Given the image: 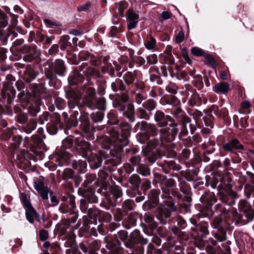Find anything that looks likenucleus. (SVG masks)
<instances>
[{"label":"nucleus","instance_id":"1","mask_svg":"<svg viewBox=\"0 0 254 254\" xmlns=\"http://www.w3.org/2000/svg\"><path fill=\"white\" fill-rule=\"evenodd\" d=\"M154 119L157 123L160 129L159 139L150 140L147 144L150 148H154L157 145H164L165 143H170L173 146L171 141L173 140L177 134L179 128L177 123L173 122L172 118L169 115H166L160 110H157L154 114Z\"/></svg>","mask_w":254,"mask_h":254},{"label":"nucleus","instance_id":"2","mask_svg":"<svg viewBox=\"0 0 254 254\" xmlns=\"http://www.w3.org/2000/svg\"><path fill=\"white\" fill-rule=\"evenodd\" d=\"M120 134L117 132L112 127L107 128L109 135H102L98 137L99 142L104 148H109L110 145L115 144L120 147L126 146L128 145V136L131 131L130 126L127 123H122L120 125Z\"/></svg>","mask_w":254,"mask_h":254},{"label":"nucleus","instance_id":"3","mask_svg":"<svg viewBox=\"0 0 254 254\" xmlns=\"http://www.w3.org/2000/svg\"><path fill=\"white\" fill-rule=\"evenodd\" d=\"M45 178L40 176L34 182V188L42 199L46 207H54L59 203V200L56 196L53 195V192L49 188L44 184Z\"/></svg>","mask_w":254,"mask_h":254},{"label":"nucleus","instance_id":"4","mask_svg":"<svg viewBox=\"0 0 254 254\" xmlns=\"http://www.w3.org/2000/svg\"><path fill=\"white\" fill-rule=\"evenodd\" d=\"M163 184L166 188L162 187L163 194H162L161 197L166 198L169 200L166 201V210H162L160 214L156 215V217L162 224H165L166 222L164 220V218L170 217L171 212L175 211L176 209L174 204L170 200V189L174 187L175 181L171 178L168 179L165 178Z\"/></svg>","mask_w":254,"mask_h":254},{"label":"nucleus","instance_id":"5","mask_svg":"<svg viewBox=\"0 0 254 254\" xmlns=\"http://www.w3.org/2000/svg\"><path fill=\"white\" fill-rule=\"evenodd\" d=\"M87 85L85 84L82 87L83 91L85 93V98L88 106L91 109L99 108L104 110L105 101L103 98L96 99L95 98V89L93 87V82L87 81Z\"/></svg>","mask_w":254,"mask_h":254},{"label":"nucleus","instance_id":"6","mask_svg":"<svg viewBox=\"0 0 254 254\" xmlns=\"http://www.w3.org/2000/svg\"><path fill=\"white\" fill-rule=\"evenodd\" d=\"M217 210L216 206H215V212H216L218 215L215 217L212 224V227L214 229H217V232L214 233V238L219 242H223L226 240V234L223 228V219L225 220L229 219L228 215H224L221 211Z\"/></svg>","mask_w":254,"mask_h":254},{"label":"nucleus","instance_id":"7","mask_svg":"<svg viewBox=\"0 0 254 254\" xmlns=\"http://www.w3.org/2000/svg\"><path fill=\"white\" fill-rule=\"evenodd\" d=\"M217 210L221 211L223 215H228L229 219L232 217L233 222L235 224L243 225L251 221L253 219H249L247 215L243 213H238L235 210L229 211L224 209L220 203L216 205ZM219 211H218V213Z\"/></svg>","mask_w":254,"mask_h":254},{"label":"nucleus","instance_id":"8","mask_svg":"<svg viewBox=\"0 0 254 254\" xmlns=\"http://www.w3.org/2000/svg\"><path fill=\"white\" fill-rule=\"evenodd\" d=\"M200 201L206 207V213H200L197 215L199 218L200 217H208L210 219L212 215L215 213V210L212 209V205L217 201V199L212 192H205L200 198Z\"/></svg>","mask_w":254,"mask_h":254},{"label":"nucleus","instance_id":"9","mask_svg":"<svg viewBox=\"0 0 254 254\" xmlns=\"http://www.w3.org/2000/svg\"><path fill=\"white\" fill-rule=\"evenodd\" d=\"M64 62L61 60H56L54 63L47 64L45 67V74L50 81L56 78V74H62L65 71Z\"/></svg>","mask_w":254,"mask_h":254},{"label":"nucleus","instance_id":"10","mask_svg":"<svg viewBox=\"0 0 254 254\" xmlns=\"http://www.w3.org/2000/svg\"><path fill=\"white\" fill-rule=\"evenodd\" d=\"M97 198L92 193L89 195H86L84 198L80 200V209L83 213L87 214L90 217H95L98 213L99 210L91 208H88V203H97Z\"/></svg>","mask_w":254,"mask_h":254},{"label":"nucleus","instance_id":"11","mask_svg":"<svg viewBox=\"0 0 254 254\" xmlns=\"http://www.w3.org/2000/svg\"><path fill=\"white\" fill-rule=\"evenodd\" d=\"M156 103L152 99L145 101L142 107L138 108L140 118L148 120L152 115V111L155 108Z\"/></svg>","mask_w":254,"mask_h":254},{"label":"nucleus","instance_id":"12","mask_svg":"<svg viewBox=\"0 0 254 254\" xmlns=\"http://www.w3.org/2000/svg\"><path fill=\"white\" fill-rule=\"evenodd\" d=\"M136 126L140 127L142 133L145 136L146 139L151 136H156L158 134V128L153 124L142 121L141 123H138Z\"/></svg>","mask_w":254,"mask_h":254},{"label":"nucleus","instance_id":"13","mask_svg":"<svg viewBox=\"0 0 254 254\" xmlns=\"http://www.w3.org/2000/svg\"><path fill=\"white\" fill-rule=\"evenodd\" d=\"M79 59L80 61L84 62L80 66L81 70H83L84 67L87 65L88 64L94 66L97 65V60L91 54L85 52L80 53Z\"/></svg>","mask_w":254,"mask_h":254},{"label":"nucleus","instance_id":"14","mask_svg":"<svg viewBox=\"0 0 254 254\" xmlns=\"http://www.w3.org/2000/svg\"><path fill=\"white\" fill-rule=\"evenodd\" d=\"M24 49V52L26 53L27 55L24 56L23 59L26 62H31L41 55L40 51L35 46H25Z\"/></svg>","mask_w":254,"mask_h":254},{"label":"nucleus","instance_id":"15","mask_svg":"<svg viewBox=\"0 0 254 254\" xmlns=\"http://www.w3.org/2000/svg\"><path fill=\"white\" fill-rule=\"evenodd\" d=\"M16 91L10 83H5L1 91L2 97L10 104L15 96Z\"/></svg>","mask_w":254,"mask_h":254},{"label":"nucleus","instance_id":"16","mask_svg":"<svg viewBox=\"0 0 254 254\" xmlns=\"http://www.w3.org/2000/svg\"><path fill=\"white\" fill-rule=\"evenodd\" d=\"M223 148L225 151L234 152L235 150H243L244 147L238 139L234 138L225 143L223 146Z\"/></svg>","mask_w":254,"mask_h":254},{"label":"nucleus","instance_id":"17","mask_svg":"<svg viewBox=\"0 0 254 254\" xmlns=\"http://www.w3.org/2000/svg\"><path fill=\"white\" fill-rule=\"evenodd\" d=\"M238 209L241 213L246 214L249 219H253L254 217V211L251 208L250 205L245 200H241L239 203Z\"/></svg>","mask_w":254,"mask_h":254},{"label":"nucleus","instance_id":"18","mask_svg":"<svg viewBox=\"0 0 254 254\" xmlns=\"http://www.w3.org/2000/svg\"><path fill=\"white\" fill-rule=\"evenodd\" d=\"M66 96L68 99V107L70 109L74 108L78 105L81 99V96L74 91H70L66 93Z\"/></svg>","mask_w":254,"mask_h":254},{"label":"nucleus","instance_id":"19","mask_svg":"<svg viewBox=\"0 0 254 254\" xmlns=\"http://www.w3.org/2000/svg\"><path fill=\"white\" fill-rule=\"evenodd\" d=\"M127 28L128 30L134 29L137 24V20L139 15L132 9H128L127 11Z\"/></svg>","mask_w":254,"mask_h":254},{"label":"nucleus","instance_id":"20","mask_svg":"<svg viewBox=\"0 0 254 254\" xmlns=\"http://www.w3.org/2000/svg\"><path fill=\"white\" fill-rule=\"evenodd\" d=\"M76 115H78L77 112L74 113L71 115L70 118H68V114L64 112L63 113L62 115L64 118L65 125L69 129L72 127H76L77 126L78 120Z\"/></svg>","mask_w":254,"mask_h":254},{"label":"nucleus","instance_id":"21","mask_svg":"<svg viewBox=\"0 0 254 254\" xmlns=\"http://www.w3.org/2000/svg\"><path fill=\"white\" fill-rule=\"evenodd\" d=\"M212 90L218 94H226L230 91V86L227 82H221L215 84Z\"/></svg>","mask_w":254,"mask_h":254},{"label":"nucleus","instance_id":"22","mask_svg":"<svg viewBox=\"0 0 254 254\" xmlns=\"http://www.w3.org/2000/svg\"><path fill=\"white\" fill-rule=\"evenodd\" d=\"M89 163L91 168L92 169H97L100 167L102 162V157L100 154H93L88 158H86Z\"/></svg>","mask_w":254,"mask_h":254},{"label":"nucleus","instance_id":"23","mask_svg":"<svg viewBox=\"0 0 254 254\" xmlns=\"http://www.w3.org/2000/svg\"><path fill=\"white\" fill-rule=\"evenodd\" d=\"M79 146L81 150V153L83 157L86 158L92 154L90 148V144L85 141H81L79 143Z\"/></svg>","mask_w":254,"mask_h":254},{"label":"nucleus","instance_id":"24","mask_svg":"<svg viewBox=\"0 0 254 254\" xmlns=\"http://www.w3.org/2000/svg\"><path fill=\"white\" fill-rule=\"evenodd\" d=\"M68 80L70 85H74L83 82L84 77L78 71L73 70L72 74L68 77Z\"/></svg>","mask_w":254,"mask_h":254},{"label":"nucleus","instance_id":"25","mask_svg":"<svg viewBox=\"0 0 254 254\" xmlns=\"http://www.w3.org/2000/svg\"><path fill=\"white\" fill-rule=\"evenodd\" d=\"M130 239L133 243H139L143 245L147 243V240L142 238L140 234V232L138 230H134L130 234Z\"/></svg>","mask_w":254,"mask_h":254},{"label":"nucleus","instance_id":"26","mask_svg":"<svg viewBox=\"0 0 254 254\" xmlns=\"http://www.w3.org/2000/svg\"><path fill=\"white\" fill-rule=\"evenodd\" d=\"M221 183L218 186L219 190L218 194L220 196V199L224 204L228 205H232L234 203L233 198L226 193V191L224 192L220 189Z\"/></svg>","mask_w":254,"mask_h":254},{"label":"nucleus","instance_id":"27","mask_svg":"<svg viewBox=\"0 0 254 254\" xmlns=\"http://www.w3.org/2000/svg\"><path fill=\"white\" fill-rule=\"evenodd\" d=\"M183 129L181 130L179 134V137H182L185 136H187L188 131L187 130V124H189V127L190 128V131L191 133H193L194 129L192 127V124H190V119L188 117H184L183 118Z\"/></svg>","mask_w":254,"mask_h":254},{"label":"nucleus","instance_id":"28","mask_svg":"<svg viewBox=\"0 0 254 254\" xmlns=\"http://www.w3.org/2000/svg\"><path fill=\"white\" fill-rule=\"evenodd\" d=\"M102 60L103 64L101 67L102 71L108 73L110 76H114V66L111 63H108V58L104 57Z\"/></svg>","mask_w":254,"mask_h":254},{"label":"nucleus","instance_id":"29","mask_svg":"<svg viewBox=\"0 0 254 254\" xmlns=\"http://www.w3.org/2000/svg\"><path fill=\"white\" fill-rule=\"evenodd\" d=\"M81 127L85 133H88L90 131V123L89 121L88 115L86 113H83L80 118Z\"/></svg>","mask_w":254,"mask_h":254},{"label":"nucleus","instance_id":"30","mask_svg":"<svg viewBox=\"0 0 254 254\" xmlns=\"http://www.w3.org/2000/svg\"><path fill=\"white\" fill-rule=\"evenodd\" d=\"M202 104L201 98L196 93L192 94L189 100V105L190 106H199Z\"/></svg>","mask_w":254,"mask_h":254},{"label":"nucleus","instance_id":"31","mask_svg":"<svg viewBox=\"0 0 254 254\" xmlns=\"http://www.w3.org/2000/svg\"><path fill=\"white\" fill-rule=\"evenodd\" d=\"M123 112L124 114L127 116V117L130 122L134 121V108L132 103L128 104L127 110H126L125 109Z\"/></svg>","mask_w":254,"mask_h":254},{"label":"nucleus","instance_id":"32","mask_svg":"<svg viewBox=\"0 0 254 254\" xmlns=\"http://www.w3.org/2000/svg\"><path fill=\"white\" fill-rule=\"evenodd\" d=\"M60 126V118L58 116H57L56 123L50 124L48 125L47 128V131L49 134L51 135H54L57 133L58 130V127Z\"/></svg>","mask_w":254,"mask_h":254},{"label":"nucleus","instance_id":"33","mask_svg":"<svg viewBox=\"0 0 254 254\" xmlns=\"http://www.w3.org/2000/svg\"><path fill=\"white\" fill-rule=\"evenodd\" d=\"M135 72L127 71L123 75V79L127 85H130L133 83L135 78Z\"/></svg>","mask_w":254,"mask_h":254},{"label":"nucleus","instance_id":"34","mask_svg":"<svg viewBox=\"0 0 254 254\" xmlns=\"http://www.w3.org/2000/svg\"><path fill=\"white\" fill-rule=\"evenodd\" d=\"M145 225L152 230L156 227L157 223L154 221L152 216L146 215L144 216Z\"/></svg>","mask_w":254,"mask_h":254},{"label":"nucleus","instance_id":"35","mask_svg":"<svg viewBox=\"0 0 254 254\" xmlns=\"http://www.w3.org/2000/svg\"><path fill=\"white\" fill-rule=\"evenodd\" d=\"M111 88L114 92H117L118 89L121 91H124L125 90V86L122 80L119 79H116L115 82L112 83Z\"/></svg>","mask_w":254,"mask_h":254},{"label":"nucleus","instance_id":"36","mask_svg":"<svg viewBox=\"0 0 254 254\" xmlns=\"http://www.w3.org/2000/svg\"><path fill=\"white\" fill-rule=\"evenodd\" d=\"M37 126V122L34 120H30L28 123L23 127V130L27 133H30L34 130Z\"/></svg>","mask_w":254,"mask_h":254},{"label":"nucleus","instance_id":"37","mask_svg":"<svg viewBox=\"0 0 254 254\" xmlns=\"http://www.w3.org/2000/svg\"><path fill=\"white\" fill-rule=\"evenodd\" d=\"M100 243L97 240L93 241L88 246V253L89 254H96V252L99 250Z\"/></svg>","mask_w":254,"mask_h":254},{"label":"nucleus","instance_id":"38","mask_svg":"<svg viewBox=\"0 0 254 254\" xmlns=\"http://www.w3.org/2000/svg\"><path fill=\"white\" fill-rule=\"evenodd\" d=\"M136 170L138 174L143 176H148L150 175V168L146 165H139L137 168Z\"/></svg>","mask_w":254,"mask_h":254},{"label":"nucleus","instance_id":"39","mask_svg":"<svg viewBox=\"0 0 254 254\" xmlns=\"http://www.w3.org/2000/svg\"><path fill=\"white\" fill-rule=\"evenodd\" d=\"M26 216L27 220L32 224L34 222V218H38L39 215L35 209H32L26 211Z\"/></svg>","mask_w":254,"mask_h":254},{"label":"nucleus","instance_id":"40","mask_svg":"<svg viewBox=\"0 0 254 254\" xmlns=\"http://www.w3.org/2000/svg\"><path fill=\"white\" fill-rule=\"evenodd\" d=\"M42 142V138L38 135L34 134L31 136L29 143L33 147H38Z\"/></svg>","mask_w":254,"mask_h":254},{"label":"nucleus","instance_id":"41","mask_svg":"<svg viewBox=\"0 0 254 254\" xmlns=\"http://www.w3.org/2000/svg\"><path fill=\"white\" fill-rule=\"evenodd\" d=\"M124 103L119 98H117L113 101V107L115 108L118 109L120 112L124 111L126 109Z\"/></svg>","mask_w":254,"mask_h":254},{"label":"nucleus","instance_id":"42","mask_svg":"<svg viewBox=\"0 0 254 254\" xmlns=\"http://www.w3.org/2000/svg\"><path fill=\"white\" fill-rule=\"evenodd\" d=\"M129 182L133 187L138 188L141 182V179L137 175L133 174L129 177Z\"/></svg>","mask_w":254,"mask_h":254},{"label":"nucleus","instance_id":"43","mask_svg":"<svg viewBox=\"0 0 254 254\" xmlns=\"http://www.w3.org/2000/svg\"><path fill=\"white\" fill-rule=\"evenodd\" d=\"M74 142V138L71 136H69L62 141L63 146L65 148H70L72 146Z\"/></svg>","mask_w":254,"mask_h":254},{"label":"nucleus","instance_id":"44","mask_svg":"<svg viewBox=\"0 0 254 254\" xmlns=\"http://www.w3.org/2000/svg\"><path fill=\"white\" fill-rule=\"evenodd\" d=\"M208 224L206 222H202L199 224L198 228L201 235H207L209 234L208 230Z\"/></svg>","mask_w":254,"mask_h":254},{"label":"nucleus","instance_id":"45","mask_svg":"<svg viewBox=\"0 0 254 254\" xmlns=\"http://www.w3.org/2000/svg\"><path fill=\"white\" fill-rule=\"evenodd\" d=\"M108 122L111 125H116L119 122V120L116 114L113 112H110L107 115Z\"/></svg>","mask_w":254,"mask_h":254},{"label":"nucleus","instance_id":"46","mask_svg":"<svg viewBox=\"0 0 254 254\" xmlns=\"http://www.w3.org/2000/svg\"><path fill=\"white\" fill-rule=\"evenodd\" d=\"M164 165L169 169L178 171L181 169V166L179 164H176L173 160L166 161Z\"/></svg>","mask_w":254,"mask_h":254},{"label":"nucleus","instance_id":"47","mask_svg":"<svg viewBox=\"0 0 254 254\" xmlns=\"http://www.w3.org/2000/svg\"><path fill=\"white\" fill-rule=\"evenodd\" d=\"M156 40L154 38L151 37L147 40L145 43V48L148 50H153L155 48L156 45Z\"/></svg>","mask_w":254,"mask_h":254},{"label":"nucleus","instance_id":"48","mask_svg":"<svg viewBox=\"0 0 254 254\" xmlns=\"http://www.w3.org/2000/svg\"><path fill=\"white\" fill-rule=\"evenodd\" d=\"M103 115L101 112H97L91 114V117L95 123L101 121L103 119Z\"/></svg>","mask_w":254,"mask_h":254},{"label":"nucleus","instance_id":"49","mask_svg":"<svg viewBox=\"0 0 254 254\" xmlns=\"http://www.w3.org/2000/svg\"><path fill=\"white\" fill-rule=\"evenodd\" d=\"M111 192L116 198L120 197L123 194V192L121 189L117 186L112 187L111 189Z\"/></svg>","mask_w":254,"mask_h":254},{"label":"nucleus","instance_id":"50","mask_svg":"<svg viewBox=\"0 0 254 254\" xmlns=\"http://www.w3.org/2000/svg\"><path fill=\"white\" fill-rule=\"evenodd\" d=\"M166 89L168 92L175 94L177 92L178 87L175 83H170L166 86Z\"/></svg>","mask_w":254,"mask_h":254},{"label":"nucleus","instance_id":"51","mask_svg":"<svg viewBox=\"0 0 254 254\" xmlns=\"http://www.w3.org/2000/svg\"><path fill=\"white\" fill-rule=\"evenodd\" d=\"M167 103L176 107L180 104V101L176 97L172 96L167 100Z\"/></svg>","mask_w":254,"mask_h":254},{"label":"nucleus","instance_id":"52","mask_svg":"<svg viewBox=\"0 0 254 254\" xmlns=\"http://www.w3.org/2000/svg\"><path fill=\"white\" fill-rule=\"evenodd\" d=\"M17 119L19 123L23 124L27 122L28 117L26 114L19 112L17 115Z\"/></svg>","mask_w":254,"mask_h":254},{"label":"nucleus","instance_id":"53","mask_svg":"<svg viewBox=\"0 0 254 254\" xmlns=\"http://www.w3.org/2000/svg\"><path fill=\"white\" fill-rule=\"evenodd\" d=\"M86 73L90 76H94L95 77H99L100 73L95 68L92 67H88L86 70Z\"/></svg>","mask_w":254,"mask_h":254},{"label":"nucleus","instance_id":"54","mask_svg":"<svg viewBox=\"0 0 254 254\" xmlns=\"http://www.w3.org/2000/svg\"><path fill=\"white\" fill-rule=\"evenodd\" d=\"M73 172L71 169H65L63 173V176L64 179H70L73 177Z\"/></svg>","mask_w":254,"mask_h":254},{"label":"nucleus","instance_id":"55","mask_svg":"<svg viewBox=\"0 0 254 254\" xmlns=\"http://www.w3.org/2000/svg\"><path fill=\"white\" fill-rule=\"evenodd\" d=\"M159 193V190H152L149 194V197L152 199L153 202L156 203L158 200Z\"/></svg>","mask_w":254,"mask_h":254},{"label":"nucleus","instance_id":"56","mask_svg":"<svg viewBox=\"0 0 254 254\" xmlns=\"http://www.w3.org/2000/svg\"><path fill=\"white\" fill-rule=\"evenodd\" d=\"M22 138L20 135L15 136L13 139V142L11 143L12 146L14 148L19 147L22 142Z\"/></svg>","mask_w":254,"mask_h":254},{"label":"nucleus","instance_id":"57","mask_svg":"<svg viewBox=\"0 0 254 254\" xmlns=\"http://www.w3.org/2000/svg\"><path fill=\"white\" fill-rule=\"evenodd\" d=\"M147 62L150 64H155L158 62L157 56L155 54H151L146 58Z\"/></svg>","mask_w":254,"mask_h":254},{"label":"nucleus","instance_id":"58","mask_svg":"<svg viewBox=\"0 0 254 254\" xmlns=\"http://www.w3.org/2000/svg\"><path fill=\"white\" fill-rule=\"evenodd\" d=\"M39 41L43 43L44 44H49L52 42V39L51 38L45 36L43 34L39 35Z\"/></svg>","mask_w":254,"mask_h":254},{"label":"nucleus","instance_id":"59","mask_svg":"<svg viewBox=\"0 0 254 254\" xmlns=\"http://www.w3.org/2000/svg\"><path fill=\"white\" fill-rule=\"evenodd\" d=\"M180 229V228H179L177 227L174 226L172 228V231L174 234L177 235L178 237H182L183 238H184V236L186 237V234L184 232H182Z\"/></svg>","mask_w":254,"mask_h":254},{"label":"nucleus","instance_id":"60","mask_svg":"<svg viewBox=\"0 0 254 254\" xmlns=\"http://www.w3.org/2000/svg\"><path fill=\"white\" fill-rule=\"evenodd\" d=\"M49 237L48 231L42 229L39 231V238L42 241H45Z\"/></svg>","mask_w":254,"mask_h":254},{"label":"nucleus","instance_id":"61","mask_svg":"<svg viewBox=\"0 0 254 254\" xmlns=\"http://www.w3.org/2000/svg\"><path fill=\"white\" fill-rule=\"evenodd\" d=\"M180 190L183 193L189 195L190 193V188L186 184H183L180 187Z\"/></svg>","mask_w":254,"mask_h":254},{"label":"nucleus","instance_id":"62","mask_svg":"<svg viewBox=\"0 0 254 254\" xmlns=\"http://www.w3.org/2000/svg\"><path fill=\"white\" fill-rule=\"evenodd\" d=\"M55 103L56 106L59 109H62L64 106V101L61 98H57L55 99Z\"/></svg>","mask_w":254,"mask_h":254},{"label":"nucleus","instance_id":"63","mask_svg":"<svg viewBox=\"0 0 254 254\" xmlns=\"http://www.w3.org/2000/svg\"><path fill=\"white\" fill-rule=\"evenodd\" d=\"M141 158L140 156H134L132 157H131L130 159V162L131 163V164L135 166L137 165H139V163L140 162Z\"/></svg>","mask_w":254,"mask_h":254},{"label":"nucleus","instance_id":"64","mask_svg":"<svg viewBox=\"0 0 254 254\" xmlns=\"http://www.w3.org/2000/svg\"><path fill=\"white\" fill-rule=\"evenodd\" d=\"M191 53L195 56H201L203 55L204 52L197 47H193L191 49Z\"/></svg>","mask_w":254,"mask_h":254}]
</instances>
